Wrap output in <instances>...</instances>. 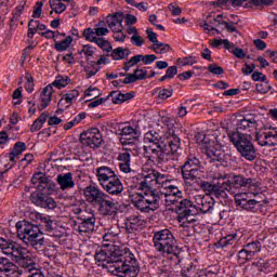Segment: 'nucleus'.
Here are the masks:
<instances>
[{"label":"nucleus","mask_w":277,"mask_h":277,"mask_svg":"<svg viewBox=\"0 0 277 277\" xmlns=\"http://www.w3.org/2000/svg\"><path fill=\"white\" fill-rule=\"evenodd\" d=\"M239 131H246L241 133ZM248 133H254L255 140L260 146H276L277 128L263 126L262 121L252 116H245L237 122V132L229 135L230 142L238 150L239 155L247 161L256 159V149L252 144V137Z\"/></svg>","instance_id":"obj_1"},{"label":"nucleus","mask_w":277,"mask_h":277,"mask_svg":"<svg viewBox=\"0 0 277 277\" xmlns=\"http://www.w3.org/2000/svg\"><path fill=\"white\" fill-rule=\"evenodd\" d=\"M143 142L144 155L153 163H168L172 155H179L181 150V138L173 130H169L164 138L157 131L150 130L144 134Z\"/></svg>","instance_id":"obj_2"},{"label":"nucleus","mask_w":277,"mask_h":277,"mask_svg":"<svg viewBox=\"0 0 277 277\" xmlns=\"http://www.w3.org/2000/svg\"><path fill=\"white\" fill-rule=\"evenodd\" d=\"M95 261L107 267L113 276L137 277L140 275V262L128 249H102L95 253Z\"/></svg>","instance_id":"obj_3"},{"label":"nucleus","mask_w":277,"mask_h":277,"mask_svg":"<svg viewBox=\"0 0 277 277\" xmlns=\"http://www.w3.org/2000/svg\"><path fill=\"white\" fill-rule=\"evenodd\" d=\"M0 250L6 256H10L29 275L28 277H45L42 271L36 268V263L31 259V253L25 247L14 241H8L5 238L0 237Z\"/></svg>","instance_id":"obj_4"},{"label":"nucleus","mask_w":277,"mask_h":277,"mask_svg":"<svg viewBox=\"0 0 277 277\" xmlns=\"http://www.w3.org/2000/svg\"><path fill=\"white\" fill-rule=\"evenodd\" d=\"M15 226L18 239L25 242L26 246H31L36 249L44 246V236L38 225L24 221L17 222Z\"/></svg>","instance_id":"obj_5"},{"label":"nucleus","mask_w":277,"mask_h":277,"mask_svg":"<svg viewBox=\"0 0 277 277\" xmlns=\"http://www.w3.org/2000/svg\"><path fill=\"white\" fill-rule=\"evenodd\" d=\"M154 248L162 254V256H170L173 254L176 256L179 252V246H176V238L174 234L168 228L158 230L153 237Z\"/></svg>","instance_id":"obj_6"},{"label":"nucleus","mask_w":277,"mask_h":277,"mask_svg":"<svg viewBox=\"0 0 277 277\" xmlns=\"http://www.w3.org/2000/svg\"><path fill=\"white\" fill-rule=\"evenodd\" d=\"M132 203L142 213H150L159 209V195L157 190H138L132 196Z\"/></svg>","instance_id":"obj_7"},{"label":"nucleus","mask_w":277,"mask_h":277,"mask_svg":"<svg viewBox=\"0 0 277 277\" xmlns=\"http://www.w3.org/2000/svg\"><path fill=\"white\" fill-rule=\"evenodd\" d=\"M201 189L210 196H214V198H219V200H226L228 198V194L224 190L226 187V176H215L211 182L202 181L200 183Z\"/></svg>","instance_id":"obj_8"},{"label":"nucleus","mask_w":277,"mask_h":277,"mask_svg":"<svg viewBox=\"0 0 277 277\" xmlns=\"http://www.w3.org/2000/svg\"><path fill=\"white\" fill-rule=\"evenodd\" d=\"M234 196L235 203L237 207H240V209H243L245 211H255L256 206L261 205V194L259 193H235L232 194Z\"/></svg>","instance_id":"obj_9"},{"label":"nucleus","mask_w":277,"mask_h":277,"mask_svg":"<svg viewBox=\"0 0 277 277\" xmlns=\"http://www.w3.org/2000/svg\"><path fill=\"white\" fill-rule=\"evenodd\" d=\"M177 211L180 215L177 216V222L182 225V228H189V224L192 222H196V220L190 219L189 216L198 215V211H196V203L189 199H183L177 205ZM189 220V223L187 221Z\"/></svg>","instance_id":"obj_10"},{"label":"nucleus","mask_w":277,"mask_h":277,"mask_svg":"<svg viewBox=\"0 0 277 277\" xmlns=\"http://www.w3.org/2000/svg\"><path fill=\"white\" fill-rule=\"evenodd\" d=\"M27 150V145L23 142H17L13 146L10 154H6L2 157L0 160V168H4V171L8 172V170H12L14 166H16V158L19 155H23Z\"/></svg>","instance_id":"obj_11"},{"label":"nucleus","mask_w":277,"mask_h":277,"mask_svg":"<svg viewBox=\"0 0 277 277\" xmlns=\"http://www.w3.org/2000/svg\"><path fill=\"white\" fill-rule=\"evenodd\" d=\"M202 150H205L207 157L211 161H222L224 159V149L222 148V143L217 140H207V136L203 138Z\"/></svg>","instance_id":"obj_12"},{"label":"nucleus","mask_w":277,"mask_h":277,"mask_svg":"<svg viewBox=\"0 0 277 277\" xmlns=\"http://www.w3.org/2000/svg\"><path fill=\"white\" fill-rule=\"evenodd\" d=\"M263 249V246L261 245V241L255 240L252 242H249L242 247V249L238 252V263L240 265H246V263H249V261H252L261 252Z\"/></svg>","instance_id":"obj_13"},{"label":"nucleus","mask_w":277,"mask_h":277,"mask_svg":"<svg viewBox=\"0 0 277 277\" xmlns=\"http://www.w3.org/2000/svg\"><path fill=\"white\" fill-rule=\"evenodd\" d=\"M30 201L32 205H36V207H41V209H49L50 211H53V209L57 207V203L53 197L40 190H35L30 194Z\"/></svg>","instance_id":"obj_14"},{"label":"nucleus","mask_w":277,"mask_h":277,"mask_svg":"<svg viewBox=\"0 0 277 277\" xmlns=\"http://www.w3.org/2000/svg\"><path fill=\"white\" fill-rule=\"evenodd\" d=\"M81 143L89 148H100L103 144V135L98 128H91L81 136Z\"/></svg>","instance_id":"obj_15"},{"label":"nucleus","mask_w":277,"mask_h":277,"mask_svg":"<svg viewBox=\"0 0 277 277\" xmlns=\"http://www.w3.org/2000/svg\"><path fill=\"white\" fill-rule=\"evenodd\" d=\"M223 176H225L224 192H226V194H235L239 187H248V185L252 183V179H246L241 175H235L230 180H228L226 174Z\"/></svg>","instance_id":"obj_16"},{"label":"nucleus","mask_w":277,"mask_h":277,"mask_svg":"<svg viewBox=\"0 0 277 277\" xmlns=\"http://www.w3.org/2000/svg\"><path fill=\"white\" fill-rule=\"evenodd\" d=\"M154 187H157V171L151 169L140 179L136 189L137 192H155Z\"/></svg>","instance_id":"obj_17"},{"label":"nucleus","mask_w":277,"mask_h":277,"mask_svg":"<svg viewBox=\"0 0 277 277\" xmlns=\"http://www.w3.org/2000/svg\"><path fill=\"white\" fill-rule=\"evenodd\" d=\"M95 207H98V211L102 215H116L118 211L116 200H114L107 193H104Z\"/></svg>","instance_id":"obj_18"},{"label":"nucleus","mask_w":277,"mask_h":277,"mask_svg":"<svg viewBox=\"0 0 277 277\" xmlns=\"http://www.w3.org/2000/svg\"><path fill=\"white\" fill-rule=\"evenodd\" d=\"M195 209L198 213H211L215 205V200L211 195H195Z\"/></svg>","instance_id":"obj_19"},{"label":"nucleus","mask_w":277,"mask_h":277,"mask_svg":"<svg viewBox=\"0 0 277 277\" xmlns=\"http://www.w3.org/2000/svg\"><path fill=\"white\" fill-rule=\"evenodd\" d=\"M102 189L109 194V196H120L124 192V185L118 175L114 176L111 180H108L103 186Z\"/></svg>","instance_id":"obj_20"},{"label":"nucleus","mask_w":277,"mask_h":277,"mask_svg":"<svg viewBox=\"0 0 277 277\" xmlns=\"http://www.w3.org/2000/svg\"><path fill=\"white\" fill-rule=\"evenodd\" d=\"M105 192H103L96 185H89L84 188V198L89 205L96 207V203L103 198Z\"/></svg>","instance_id":"obj_21"},{"label":"nucleus","mask_w":277,"mask_h":277,"mask_svg":"<svg viewBox=\"0 0 277 277\" xmlns=\"http://www.w3.org/2000/svg\"><path fill=\"white\" fill-rule=\"evenodd\" d=\"M116 175V171L107 166H102L95 169V176L102 187Z\"/></svg>","instance_id":"obj_22"},{"label":"nucleus","mask_w":277,"mask_h":277,"mask_svg":"<svg viewBox=\"0 0 277 277\" xmlns=\"http://www.w3.org/2000/svg\"><path fill=\"white\" fill-rule=\"evenodd\" d=\"M119 161V170L123 172V174H131L133 172L131 170V150H122L118 155Z\"/></svg>","instance_id":"obj_23"},{"label":"nucleus","mask_w":277,"mask_h":277,"mask_svg":"<svg viewBox=\"0 0 277 277\" xmlns=\"http://www.w3.org/2000/svg\"><path fill=\"white\" fill-rule=\"evenodd\" d=\"M51 101H53V87L52 84H48L45 88H43L40 94V111H42V109H47V106L51 105Z\"/></svg>","instance_id":"obj_24"},{"label":"nucleus","mask_w":277,"mask_h":277,"mask_svg":"<svg viewBox=\"0 0 277 277\" xmlns=\"http://www.w3.org/2000/svg\"><path fill=\"white\" fill-rule=\"evenodd\" d=\"M56 182L60 185V188L64 192L66 189H72L75 187V180H72V173H62L56 177Z\"/></svg>","instance_id":"obj_25"},{"label":"nucleus","mask_w":277,"mask_h":277,"mask_svg":"<svg viewBox=\"0 0 277 277\" xmlns=\"http://www.w3.org/2000/svg\"><path fill=\"white\" fill-rule=\"evenodd\" d=\"M123 21L124 15L121 13H116L108 19L109 29H111V31H122V29H124V26H122Z\"/></svg>","instance_id":"obj_26"},{"label":"nucleus","mask_w":277,"mask_h":277,"mask_svg":"<svg viewBox=\"0 0 277 277\" xmlns=\"http://www.w3.org/2000/svg\"><path fill=\"white\" fill-rule=\"evenodd\" d=\"M95 226L96 223L80 222L74 224V230L79 233V235H90L91 233H94Z\"/></svg>","instance_id":"obj_27"},{"label":"nucleus","mask_w":277,"mask_h":277,"mask_svg":"<svg viewBox=\"0 0 277 277\" xmlns=\"http://www.w3.org/2000/svg\"><path fill=\"white\" fill-rule=\"evenodd\" d=\"M18 269L8 258H0V272L5 276H12Z\"/></svg>","instance_id":"obj_28"},{"label":"nucleus","mask_w":277,"mask_h":277,"mask_svg":"<svg viewBox=\"0 0 277 277\" xmlns=\"http://www.w3.org/2000/svg\"><path fill=\"white\" fill-rule=\"evenodd\" d=\"M144 224V221L137 215H131L128 217L126 222V228L129 233H133L135 230H140Z\"/></svg>","instance_id":"obj_29"},{"label":"nucleus","mask_w":277,"mask_h":277,"mask_svg":"<svg viewBox=\"0 0 277 277\" xmlns=\"http://www.w3.org/2000/svg\"><path fill=\"white\" fill-rule=\"evenodd\" d=\"M156 194L159 197V207H161L162 202H164L166 207H172V205H176L183 198L174 195H163L161 190H156Z\"/></svg>","instance_id":"obj_30"},{"label":"nucleus","mask_w":277,"mask_h":277,"mask_svg":"<svg viewBox=\"0 0 277 277\" xmlns=\"http://www.w3.org/2000/svg\"><path fill=\"white\" fill-rule=\"evenodd\" d=\"M182 176L184 181H196L200 177V168L182 167Z\"/></svg>","instance_id":"obj_31"},{"label":"nucleus","mask_w":277,"mask_h":277,"mask_svg":"<svg viewBox=\"0 0 277 277\" xmlns=\"http://www.w3.org/2000/svg\"><path fill=\"white\" fill-rule=\"evenodd\" d=\"M117 134L122 137H135L137 135V130L130 124L120 123L117 129Z\"/></svg>","instance_id":"obj_32"},{"label":"nucleus","mask_w":277,"mask_h":277,"mask_svg":"<svg viewBox=\"0 0 277 277\" xmlns=\"http://www.w3.org/2000/svg\"><path fill=\"white\" fill-rule=\"evenodd\" d=\"M47 118H49V113L44 111L31 124L30 132L36 133L37 131H40L42 127H44V122H47Z\"/></svg>","instance_id":"obj_33"},{"label":"nucleus","mask_w":277,"mask_h":277,"mask_svg":"<svg viewBox=\"0 0 277 277\" xmlns=\"http://www.w3.org/2000/svg\"><path fill=\"white\" fill-rule=\"evenodd\" d=\"M102 68L103 66L96 65V61L88 62L87 66L84 67L87 79H92V77H94Z\"/></svg>","instance_id":"obj_34"},{"label":"nucleus","mask_w":277,"mask_h":277,"mask_svg":"<svg viewBox=\"0 0 277 277\" xmlns=\"http://www.w3.org/2000/svg\"><path fill=\"white\" fill-rule=\"evenodd\" d=\"M47 181V175L43 173H36L31 179V183L36 189H44Z\"/></svg>","instance_id":"obj_35"},{"label":"nucleus","mask_w":277,"mask_h":277,"mask_svg":"<svg viewBox=\"0 0 277 277\" xmlns=\"http://www.w3.org/2000/svg\"><path fill=\"white\" fill-rule=\"evenodd\" d=\"M54 49L56 51H58V53H62L64 51H68V49H70V44H72V37L67 36L65 39H63L62 41H54Z\"/></svg>","instance_id":"obj_36"},{"label":"nucleus","mask_w":277,"mask_h":277,"mask_svg":"<svg viewBox=\"0 0 277 277\" xmlns=\"http://www.w3.org/2000/svg\"><path fill=\"white\" fill-rule=\"evenodd\" d=\"M76 213L80 222L96 223V217L94 216V212H90L88 210H78Z\"/></svg>","instance_id":"obj_37"},{"label":"nucleus","mask_w":277,"mask_h":277,"mask_svg":"<svg viewBox=\"0 0 277 277\" xmlns=\"http://www.w3.org/2000/svg\"><path fill=\"white\" fill-rule=\"evenodd\" d=\"M130 53L131 52L129 51V49L119 47L111 51L110 57H113V60L115 61H120L124 60L126 57H129Z\"/></svg>","instance_id":"obj_38"},{"label":"nucleus","mask_w":277,"mask_h":277,"mask_svg":"<svg viewBox=\"0 0 277 277\" xmlns=\"http://www.w3.org/2000/svg\"><path fill=\"white\" fill-rule=\"evenodd\" d=\"M70 83V77L68 76H56L55 80L50 84L52 88H57V90H62V88H66Z\"/></svg>","instance_id":"obj_39"},{"label":"nucleus","mask_w":277,"mask_h":277,"mask_svg":"<svg viewBox=\"0 0 277 277\" xmlns=\"http://www.w3.org/2000/svg\"><path fill=\"white\" fill-rule=\"evenodd\" d=\"M81 120H85V113L78 114L71 121L65 123L63 129L65 131H70V129H72V127H77Z\"/></svg>","instance_id":"obj_40"},{"label":"nucleus","mask_w":277,"mask_h":277,"mask_svg":"<svg viewBox=\"0 0 277 277\" xmlns=\"http://www.w3.org/2000/svg\"><path fill=\"white\" fill-rule=\"evenodd\" d=\"M50 8L55 12V14H62L66 12V4L62 0H50Z\"/></svg>","instance_id":"obj_41"},{"label":"nucleus","mask_w":277,"mask_h":277,"mask_svg":"<svg viewBox=\"0 0 277 277\" xmlns=\"http://www.w3.org/2000/svg\"><path fill=\"white\" fill-rule=\"evenodd\" d=\"M163 195L164 196H177V197L183 198V190L179 186L170 184L169 186H167L164 188Z\"/></svg>","instance_id":"obj_42"},{"label":"nucleus","mask_w":277,"mask_h":277,"mask_svg":"<svg viewBox=\"0 0 277 277\" xmlns=\"http://www.w3.org/2000/svg\"><path fill=\"white\" fill-rule=\"evenodd\" d=\"M153 51H155V53H158L159 55H166V53H170V44L167 43H162V42H157L156 44H154L151 47Z\"/></svg>","instance_id":"obj_43"},{"label":"nucleus","mask_w":277,"mask_h":277,"mask_svg":"<svg viewBox=\"0 0 277 277\" xmlns=\"http://www.w3.org/2000/svg\"><path fill=\"white\" fill-rule=\"evenodd\" d=\"M94 43L102 49V51H105L106 53H111V43L102 37H97V40L94 41Z\"/></svg>","instance_id":"obj_44"},{"label":"nucleus","mask_w":277,"mask_h":277,"mask_svg":"<svg viewBox=\"0 0 277 277\" xmlns=\"http://www.w3.org/2000/svg\"><path fill=\"white\" fill-rule=\"evenodd\" d=\"M39 223L41 226H43L47 233H51V230H53V221L51 220V216L41 214V220H39Z\"/></svg>","instance_id":"obj_45"},{"label":"nucleus","mask_w":277,"mask_h":277,"mask_svg":"<svg viewBox=\"0 0 277 277\" xmlns=\"http://www.w3.org/2000/svg\"><path fill=\"white\" fill-rule=\"evenodd\" d=\"M182 168H200V159L190 154Z\"/></svg>","instance_id":"obj_46"},{"label":"nucleus","mask_w":277,"mask_h":277,"mask_svg":"<svg viewBox=\"0 0 277 277\" xmlns=\"http://www.w3.org/2000/svg\"><path fill=\"white\" fill-rule=\"evenodd\" d=\"M169 185H170V180L167 177V175L157 172L156 186L162 187L163 189H166V187H168Z\"/></svg>","instance_id":"obj_47"},{"label":"nucleus","mask_w":277,"mask_h":277,"mask_svg":"<svg viewBox=\"0 0 277 277\" xmlns=\"http://www.w3.org/2000/svg\"><path fill=\"white\" fill-rule=\"evenodd\" d=\"M135 81H137V76H135V72H133V74H127L123 81L122 80L113 81V84L122 85V83L129 84V83H135Z\"/></svg>","instance_id":"obj_48"},{"label":"nucleus","mask_w":277,"mask_h":277,"mask_svg":"<svg viewBox=\"0 0 277 277\" xmlns=\"http://www.w3.org/2000/svg\"><path fill=\"white\" fill-rule=\"evenodd\" d=\"M40 36H44V38H47L48 40H54V42H57V39L60 38V36H63V38L66 36V34H62L58 31H53V30H45L43 32H40Z\"/></svg>","instance_id":"obj_49"},{"label":"nucleus","mask_w":277,"mask_h":277,"mask_svg":"<svg viewBox=\"0 0 277 277\" xmlns=\"http://www.w3.org/2000/svg\"><path fill=\"white\" fill-rule=\"evenodd\" d=\"M82 36L88 42H96L98 38L96 37V31L90 27L83 30Z\"/></svg>","instance_id":"obj_50"},{"label":"nucleus","mask_w":277,"mask_h":277,"mask_svg":"<svg viewBox=\"0 0 277 277\" xmlns=\"http://www.w3.org/2000/svg\"><path fill=\"white\" fill-rule=\"evenodd\" d=\"M235 241H237V234L225 236L220 240L219 243L222 246V248H226V246H233Z\"/></svg>","instance_id":"obj_51"},{"label":"nucleus","mask_w":277,"mask_h":277,"mask_svg":"<svg viewBox=\"0 0 277 277\" xmlns=\"http://www.w3.org/2000/svg\"><path fill=\"white\" fill-rule=\"evenodd\" d=\"M40 24V21L30 19L28 23V38H34L36 36V32L38 31V25Z\"/></svg>","instance_id":"obj_52"},{"label":"nucleus","mask_w":277,"mask_h":277,"mask_svg":"<svg viewBox=\"0 0 277 277\" xmlns=\"http://www.w3.org/2000/svg\"><path fill=\"white\" fill-rule=\"evenodd\" d=\"M221 44H223L224 49L226 50L233 49V43L228 41V39H214L212 42V47L214 49H217V47H220Z\"/></svg>","instance_id":"obj_53"},{"label":"nucleus","mask_w":277,"mask_h":277,"mask_svg":"<svg viewBox=\"0 0 277 277\" xmlns=\"http://www.w3.org/2000/svg\"><path fill=\"white\" fill-rule=\"evenodd\" d=\"M136 56L140 57V62H143L145 66H149V64H153L157 60V55L155 54H147V55L137 54Z\"/></svg>","instance_id":"obj_54"},{"label":"nucleus","mask_w":277,"mask_h":277,"mask_svg":"<svg viewBox=\"0 0 277 277\" xmlns=\"http://www.w3.org/2000/svg\"><path fill=\"white\" fill-rule=\"evenodd\" d=\"M109 96L115 105H122V103H124L122 92L120 91H113L110 92Z\"/></svg>","instance_id":"obj_55"},{"label":"nucleus","mask_w":277,"mask_h":277,"mask_svg":"<svg viewBox=\"0 0 277 277\" xmlns=\"http://www.w3.org/2000/svg\"><path fill=\"white\" fill-rule=\"evenodd\" d=\"M136 64H140V56L137 55L132 56L128 62L124 63L123 70H126V72H129V70H131V68H133V66H135Z\"/></svg>","instance_id":"obj_56"},{"label":"nucleus","mask_w":277,"mask_h":277,"mask_svg":"<svg viewBox=\"0 0 277 277\" xmlns=\"http://www.w3.org/2000/svg\"><path fill=\"white\" fill-rule=\"evenodd\" d=\"M227 51L235 55V57H238V60H243V57H246V52H243V49L235 47V43H233V47L227 49Z\"/></svg>","instance_id":"obj_57"},{"label":"nucleus","mask_w":277,"mask_h":277,"mask_svg":"<svg viewBox=\"0 0 277 277\" xmlns=\"http://www.w3.org/2000/svg\"><path fill=\"white\" fill-rule=\"evenodd\" d=\"M64 101L68 104L72 103V101H77L79 98V91L77 90H71L69 93H66L63 96Z\"/></svg>","instance_id":"obj_58"},{"label":"nucleus","mask_w":277,"mask_h":277,"mask_svg":"<svg viewBox=\"0 0 277 277\" xmlns=\"http://www.w3.org/2000/svg\"><path fill=\"white\" fill-rule=\"evenodd\" d=\"M255 90L256 92H259V94H267V92L272 90V87L269 85V82H267L266 80L264 83H258L255 85Z\"/></svg>","instance_id":"obj_59"},{"label":"nucleus","mask_w":277,"mask_h":277,"mask_svg":"<svg viewBox=\"0 0 277 277\" xmlns=\"http://www.w3.org/2000/svg\"><path fill=\"white\" fill-rule=\"evenodd\" d=\"M42 5H44L42 1H38L35 4L34 11H32V18H40V16H42Z\"/></svg>","instance_id":"obj_60"},{"label":"nucleus","mask_w":277,"mask_h":277,"mask_svg":"<svg viewBox=\"0 0 277 277\" xmlns=\"http://www.w3.org/2000/svg\"><path fill=\"white\" fill-rule=\"evenodd\" d=\"M36 87V84L34 83V77L31 76H26V82H25V90L31 94V92H34V88Z\"/></svg>","instance_id":"obj_61"},{"label":"nucleus","mask_w":277,"mask_h":277,"mask_svg":"<svg viewBox=\"0 0 277 277\" xmlns=\"http://www.w3.org/2000/svg\"><path fill=\"white\" fill-rule=\"evenodd\" d=\"M84 96H93L94 98H96V96H101V91L98 90V88L89 87L84 91Z\"/></svg>","instance_id":"obj_62"},{"label":"nucleus","mask_w":277,"mask_h":277,"mask_svg":"<svg viewBox=\"0 0 277 277\" xmlns=\"http://www.w3.org/2000/svg\"><path fill=\"white\" fill-rule=\"evenodd\" d=\"M82 53L85 55V57H92V55L96 53V48L85 44L82 47Z\"/></svg>","instance_id":"obj_63"},{"label":"nucleus","mask_w":277,"mask_h":277,"mask_svg":"<svg viewBox=\"0 0 277 277\" xmlns=\"http://www.w3.org/2000/svg\"><path fill=\"white\" fill-rule=\"evenodd\" d=\"M208 70L212 75H223L224 74V68H222L221 66H217L215 64L209 65Z\"/></svg>","instance_id":"obj_64"}]
</instances>
